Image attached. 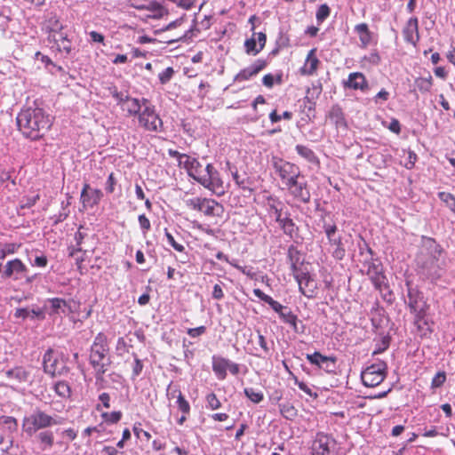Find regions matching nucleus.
<instances>
[{"mask_svg":"<svg viewBox=\"0 0 455 455\" xmlns=\"http://www.w3.org/2000/svg\"><path fill=\"white\" fill-rule=\"evenodd\" d=\"M17 124L27 138L37 140L48 131L52 122L42 108H28L18 115Z\"/></svg>","mask_w":455,"mask_h":455,"instance_id":"1","label":"nucleus"},{"mask_svg":"<svg viewBox=\"0 0 455 455\" xmlns=\"http://www.w3.org/2000/svg\"><path fill=\"white\" fill-rule=\"evenodd\" d=\"M89 363L94 371L96 385L103 387L105 381L104 374L112 364V361L109 355L107 337L101 332L97 334L91 346Z\"/></svg>","mask_w":455,"mask_h":455,"instance_id":"2","label":"nucleus"},{"mask_svg":"<svg viewBox=\"0 0 455 455\" xmlns=\"http://www.w3.org/2000/svg\"><path fill=\"white\" fill-rule=\"evenodd\" d=\"M192 164L188 170L189 175L204 188L214 192L223 188L218 171L211 164L204 167L199 161H192Z\"/></svg>","mask_w":455,"mask_h":455,"instance_id":"3","label":"nucleus"},{"mask_svg":"<svg viewBox=\"0 0 455 455\" xmlns=\"http://www.w3.org/2000/svg\"><path fill=\"white\" fill-rule=\"evenodd\" d=\"M57 424H59L57 419L39 409H36L30 416L23 419L24 431L29 435L36 433L39 429Z\"/></svg>","mask_w":455,"mask_h":455,"instance_id":"4","label":"nucleus"},{"mask_svg":"<svg viewBox=\"0 0 455 455\" xmlns=\"http://www.w3.org/2000/svg\"><path fill=\"white\" fill-rule=\"evenodd\" d=\"M271 164L284 185L293 179L301 178L299 168L294 164L284 161L277 156L272 157Z\"/></svg>","mask_w":455,"mask_h":455,"instance_id":"5","label":"nucleus"},{"mask_svg":"<svg viewBox=\"0 0 455 455\" xmlns=\"http://www.w3.org/2000/svg\"><path fill=\"white\" fill-rule=\"evenodd\" d=\"M387 364L384 362L368 366L361 373L363 384L365 387H374L379 385L386 377Z\"/></svg>","mask_w":455,"mask_h":455,"instance_id":"6","label":"nucleus"},{"mask_svg":"<svg viewBox=\"0 0 455 455\" xmlns=\"http://www.w3.org/2000/svg\"><path fill=\"white\" fill-rule=\"evenodd\" d=\"M313 455H338L336 440L330 435L319 432L312 445Z\"/></svg>","mask_w":455,"mask_h":455,"instance_id":"7","label":"nucleus"},{"mask_svg":"<svg viewBox=\"0 0 455 455\" xmlns=\"http://www.w3.org/2000/svg\"><path fill=\"white\" fill-rule=\"evenodd\" d=\"M408 306L411 311L415 314V324L421 328V323L428 308L423 296L416 290L408 289Z\"/></svg>","mask_w":455,"mask_h":455,"instance_id":"8","label":"nucleus"},{"mask_svg":"<svg viewBox=\"0 0 455 455\" xmlns=\"http://www.w3.org/2000/svg\"><path fill=\"white\" fill-rule=\"evenodd\" d=\"M285 186L290 195L292 196L294 199L303 204L310 202L311 194L304 176L301 175V178L291 180Z\"/></svg>","mask_w":455,"mask_h":455,"instance_id":"9","label":"nucleus"},{"mask_svg":"<svg viewBox=\"0 0 455 455\" xmlns=\"http://www.w3.org/2000/svg\"><path fill=\"white\" fill-rule=\"evenodd\" d=\"M140 124L147 131L160 132L163 122L154 106H146L139 116Z\"/></svg>","mask_w":455,"mask_h":455,"instance_id":"10","label":"nucleus"},{"mask_svg":"<svg viewBox=\"0 0 455 455\" xmlns=\"http://www.w3.org/2000/svg\"><path fill=\"white\" fill-rule=\"evenodd\" d=\"M43 366L45 373L52 377L60 376L68 371L65 365L60 364L57 358L53 357V350L49 348L44 355Z\"/></svg>","mask_w":455,"mask_h":455,"instance_id":"11","label":"nucleus"},{"mask_svg":"<svg viewBox=\"0 0 455 455\" xmlns=\"http://www.w3.org/2000/svg\"><path fill=\"white\" fill-rule=\"evenodd\" d=\"M296 279L299 291L307 298H313L317 289V283L314 280L307 271H301L293 275Z\"/></svg>","mask_w":455,"mask_h":455,"instance_id":"12","label":"nucleus"},{"mask_svg":"<svg viewBox=\"0 0 455 455\" xmlns=\"http://www.w3.org/2000/svg\"><path fill=\"white\" fill-rule=\"evenodd\" d=\"M103 196V193L100 189H93L88 183H84L81 191V203L84 208L93 207L97 205Z\"/></svg>","mask_w":455,"mask_h":455,"instance_id":"13","label":"nucleus"},{"mask_svg":"<svg viewBox=\"0 0 455 455\" xmlns=\"http://www.w3.org/2000/svg\"><path fill=\"white\" fill-rule=\"evenodd\" d=\"M28 270L25 264L19 259H15L12 260H9L4 265V269L3 271V278H13L14 280L20 279L24 273Z\"/></svg>","mask_w":455,"mask_h":455,"instance_id":"14","label":"nucleus"},{"mask_svg":"<svg viewBox=\"0 0 455 455\" xmlns=\"http://www.w3.org/2000/svg\"><path fill=\"white\" fill-rule=\"evenodd\" d=\"M275 304H276V307H270L275 312H276L279 315L280 318L284 323L290 324L295 332H302L303 330L300 331L298 326L299 321L297 315H294L289 307L281 305L278 301L275 300Z\"/></svg>","mask_w":455,"mask_h":455,"instance_id":"15","label":"nucleus"},{"mask_svg":"<svg viewBox=\"0 0 455 455\" xmlns=\"http://www.w3.org/2000/svg\"><path fill=\"white\" fill-rule=\"evenodd\" d=\"M439 258L426 257L423 251H420L417 256V266L422 269V272L427 275H433L436 274Z\"/></svg>","mask_w":455,"mask_h":455,"instance_id":"16","label":"nucleus"},{"mask_svg":"<svg viewBox=\"0 0 455 455\" xmlns=\"http://www.w3.org/2000/svg\"><path fill=\"white\" fill-rule=\"evenodd\" d=\"M367 273L376 289L380 292L383 291V288L387 290V278L383 275L379 265L372 263L369 266Z\"/></svg>","mask_w":455,"mask_h":455,"instance_id":"17","label":"nucleus"},{"mask_svg":"<svg viewBox=\"0 0 455 455\" xmlns=\"http://www.w3.org/2000/svg\"><path fill=\"white\" fill-rule=\"evenodd\" d=\"M403 35L404 37V40L413 44L414 46L417 44L418 41L419 40V21L416 17H412L409 19L407 21L405 27L403 29Z\"/></svg>","mask_w":455,"mask_h":455,"instance_id":"18","label":"nucleus"},{"mask_svg":"<svg viewBox=\"0 0 455 455\" xmlns=\"http://www.w3.org/2000/svg\"><path fill=\"white\" fill-rule=\"evenodd\" d=\"M267 66V61L264 60H257L251 66L241 70L235 77L238 82L245 81L256 76Z\"/></svg>","mask_w":455,"mask_h":455,"instance_id":"19","label":"nucleus"},{"mask_svg":"<svg viewBox=\"0 0 455 455\" xmlns=\"http://www.w3.org/2000/svg\"><path fill=\"white\" fill-rule=\"evenodd\" d=\"M288 259L291 265L292 275H296L303 271L302 266L304 259L301 252L293 245L288 249Z\"/></svg>","mask_w":455,"mask_h":455,"instance_id":"20","label":"nucleus"},{"mask_svg":"<svg viewBox=\"0 0 455 455\" xmlns=\"http://www.w3.org/2000/svg\"><path fill=\"white\" fill-rule=\"evenodd\" d=\"M307 359L312 363L319 366L320 368L325 369L327 371H332L331 367L335 364V358L323 355L319 352L314 354H307Z\"/></svg>","mask_w":455,"mask_h":455,"instance_id":"21","label":"nucleus"},{"mask_svg":"<svg viewBox=\"0 0 455 455\" xmlns=\"http://www.w3.org/2000/svg\"><path fill=\"white\" fill-rule=\"evenodd\" d=\"M200 212L204 215L214 217L220 216L223 212V206L213 199L203 198Z\"/></svg>","mask_w":455,"mask_h":455,"instance_id":"22","label":"nucleus"},{"mask_svg":"<svg viewBox=\"0 0 455 455\" xmlns=\"http://www.w3.org/2000/svg\"><path fill=\"white\" fill-rule=\"evenodd\" d=\"M345 85L350 89L365 91L368 88L367 80L363 73L355 72L348 76Z\"/></svg>","mask_w":455,"mask_h":455,"instance_id":"23","label":"nucleus"},{"mask_svg":"<svg viewBox=\"0 0 455 455\" xmlns=\"http://www.w3.org/2000/svg\"><path fill=\"white\" fill-rule=\"evenodd\" d=\"M426 257L439 258L443 252L442 247L430 237H423L422 250Z\"/></svg>","mask_w":455,"mask_h":455,"instance_id":"24","label":"nucleus"},{"mask_svg":"<svg viewBox=\"0 0 455 455\" xmlns=\"http://www.w3.org/2000/svg\"><path fill=\"white\" fill-rule=\"evenodd\" d=\"M316 49H312L308 52L304 66L301 68L300 72L302 75H313L318 67L319 60L315 56Z\"/></svg>","mask_w":455,"mask_h":455,"instance_id":"25","label":"nucleus"},{"mask_svg":"<svg viewBox=\"0 0 455 455\" xmlns=\"http://www.w3.org/2000/svg\"><path fill=\"white\" fill-rule=\"evenodd\" d=\"M228 365L229 360L220 356H212V370L220 379H226Z\"/></svg>","mask_w":455,"mask_h":455,"instance_id":"26","label":"nucleus"},{"mask_svg":"<svg viewBox=\"0 0 455 455\" xmlns=\"http://www.w3.org/2000/svg\"><path fill=\"white\" fill-rule=\"evenodd\" d=\"M68 37V34L63 31L62 25L59 24V21L56 20L50 29L48 40L53 43L52 46H57L59 43H61Z\"/></svg>","mask_w":455,"mask_h":455,"instance_id":"27","label":"nucleus"},{"mask_svg":"<svg viewBox=\"0 0 455 455\" xmlns=\"http://www.w3.org/2000/svg\"><path fill=\"white\" fill-rule=\"evenodd\" d=\"M5 374L8 378L14 379L19 383L27 382L30 375L29 372L23 367H15L13 369L8 370Z\"/></svg>","mask_w":455,"mask_h":455,"instance_id":"28","label":"nucleus"},{"mask_svg":"<svg viewBox=\"0 0 455 455\" xmlns=\"http://www.w3.org/2000/svg\"><path fill=\"white\" fill-rule=\"evenodd\" d=\"M355 30L358 33L360 42L363 47H366L371 41V33L366 23H361L355 27Z\"/></svg>","mask_w":455,"mask_h":455,"instance_id":"29","label":"nucleus"},{"mask_svg":"<svg viewBox=\"0 0 455 455\" xmlns=\"http://www.w3.org/2000/svg\"><path fill=\"white\" fill-rule=\"evenodd\" d=\"M36 438L40 443L43 451L49 450L53 445L54 437L53 433L52 431H42L36 435Z\"/></svg>","mask_w":455,"mask_h":455,"instance_id":"30","label":"nucleus"},{"mask_svg":"<svg viewBox=\"0 0 455 455\" xmlns=\"http://www.w3.org/2000/svg\"><path fill=\"white\" fill-rule=\"evenodd\" d=\"M297 153L303 158H305L307 162L311 164H318V158L314 153V151L303 145H297L295 148Z\"/></svg>","mask_w":455,"mask_h":455,"instance_id":"31","label":"nucleus"},{"mask_svg":"<svg viewBox=\"0 0 455 455\" xmlns=\"http://www.w3.org/2000/svg\"><path fill=\"white\" fill-rule=\"evenodd\" d=\"M130 116H140L141 113V105L140 101L138 99L128 97L127 101H125L124 108Z\"/></svg>","mask_w":455,"mask_h":455,"instance_id":"32","label":"nucleus"},{"mask_svg":"<svg viewBox=\"0 0 455 455\" xmlns=\"http://www.w3.org/2000/svg\"><path fill=\"white\" fill-rule=\"evenodd\" d=\"M233 179L235 181V183L239 186L240 188L243 190H248L250 192H252L254 188H252L253 180L249 177H242L238 174L237 172L233 173Z\"/></svg>","mask_w":455,"mask_h":455,"instance_id":"33","label":"nucleus"},{"mask_svg":"<svg viewBox=\"0 0 455 455\" xmlns=\"http://www.w3.org/2000/svg\"><path fill=\"white\" fill-rule=\"evenodd\" d=\"M283 205V204L282 202H280L273 197L267 198V206L269 208L270 213H273L275 215L276 221H280L281 219L283 218V214H282Z\"/></svg>","mask_w":455,"mask_h":455,"instance_id":"34","label":"nucleus"},{"mask_svg":"<svg viewBox=\"0 0 455 455\" xmlns=\"http://www.w3.org/2000/svg\"><path fill=\"white\" fill-rule=\"evenodd\" d=\"M281 414L288 420H293L297 415V409L291 403H283L279 404Z\"/></svg>","mask_w":455,"mask_h":455,"instance_id":"35","label":"nucleus"},{"mask_svg":"<svg viewBox=\"0 0 455 455\" xmlns=\"http://www.w3.org/2000/svg\"><path fill=\"white\" fill-rule=\"evenodd\" d=\"M331 245L335 246L334 251H332V256L339 260H341L346 256V250L344 248V244L342 243L341 237H336L333 240L330 241Z\"/></svg>","mask_w":455,"mask_h":455,"instance_id":"36","label":"nucleus"},{"mask_svg":"<svg viewBox=\"0 0 455 455\" xmlns=\"http://www.w3.org/2000/svg\"><path fill=\"white\" fill-rule=\"evenodd\" d=\"M415 85L416 87L421 92H427L431 90V87L433 85V79L431 76H428V77H419L415 80Z\"/></svg>","mask_w":455,"mask_h":455,"instance_id":"37","label":"nucleus"},{"mask_svg":"<svg viewBox=\"0 0 455 455\" xmlns=\"http://www.w3.org/2000/svg\"><path fill=\"white\" fill-rule=\"evenodd\" d=\"M49 302L54 314H60V312L66 314V308L68 307L63 299L53 298L49 299Z\"/></svg>","mask_w":455,"mask_h":455,"instance_id":"38","label":"nucleus"},{"mask_svg":"<svg viewBox=\"0 0 455 455\" xmlns=\"http://www.w3.org/2000/svg\"><path fill=\"white\" fill-rule=\"evenodd\" d=\"M277 222L279 223L280 227L286 235L292 236L295 231V224L291 219L285 216L282 218L280 221Z\"/></svg>","mask_w":455,"mask_h":455,"instance_id":"39","label":"nucleus"},{"mask_svg":"<svg viewBox=\"0 0 455 455\" xmlns=\"http://www.w3.org/2000/svg\"><path fill=\"white\" fill-rule=\"evenodd\" d=\"M243 393L246 397H248L254 403H259L264 399L263 393L261 391H257L252 387L244 388Z\"/></svg>","mask_w":455,"mask_h":455,"instance_id":"40","label":"nucleus"},{"mask_svg":"<svg viewBox=\"0 0 455 455\" xmlns=\"http://www.w3.org/2000/svg\"><path fill=\"white\" fill-rule=\"evenodd\" d=\"M18 248L19 245L16 243H0V260L4 259L9 254H13Z\"/></svg>","mask_w":455,"mask_h":455,"instance_id":"41","label":"nucleus"},{"mask_svg":"<svg viewBox=\"0 0 455 455\" xmlns=\"http://www.w3.org/2000/svg\"><path fill=\"white\" fill-rule=\"evenodd\" d=\"M0 424L4 425L7 428L12 432L17 430L18 423L17 419L11 416H2L0 417Z\"/></svg>","mask_w":455,"mask_h":455,"instance_id":"42","label":"nucleus"},{"mask_svg":"<svg viewBox=\"0 0 455 455\" xmlns=\"http://www.w3.org/2000/svg\"><path fill=\"white\" fill-rule=\"evenodd\" d=\"M244 46L247 53H253L254 55L259 53L261 50L257 48L256 37L252 36L245 41Z\"/></svg>","mask_w":455,"mask_h":455,"instance_id":"43","label":"nucleus"},{"mask_svg":"<svg viewBox=\"0 0 455 455\" xmlns=\"http://www.w3.org/2000/svg\"><path fill=\"white\" fill-rule=\"evenodd\" d=\"M55 392L62 397L68 395L70 392L69 386L64 381H59L54 386Z\"/></svg>","mask_w":455,"mask_h":455,"instance_id":"44","label":"nucleus"},{"mask_svg":"<svg viewBox=\"0 0 455 455\" xmlns=\"http://www.w3.org/2000/svg\"><path fill=\"white\" fill-rule=\"evenodd\" d=\"M207 407L212 410H217L220 408L221 403L220 400L217 398L214 393H211L206 396Z\"/></svg>","mask_w":455,"mask_h":455,"instance_id":"45","label":"nucleus"},{"mask_svg":"<svg viewBox=\"0 0 455 455\" xmlns=\"http://www.w3.org/2000/svg\"><path fill=\"white\" fill-rule=\"evenodd\" d=\"M253 293L257 298L268 304L269 306L276 307V304H275V299L269 295L265 294L260 289H254Z\"/></svg>","mask_w":455,"mask_h":455,"instance_id":"46","label":"nucleus"},{"mask_svg":"<svg viewBox=\"0 0 455 455\" xmlns=\"http://www.w3.org/2000/svg\"><path fill=\"white\" fill-rule=\"evenodd\" d=\"M57 50L60 52H64L66 55H68L72 52V43L71 40L68 37L61 43L56 46Z\"/></svg>","mask_w":455,"mask_h":455,"instance_id":"47","label":"nucleus"},{"mask_svg":"<svg viewBox=\"0 0 455 455\" xmlns=\"http://www.w3.org/2000/svg\"><path fill=\"white\" fill-rule=\"evenodd\" d=\"M174 74V70L172 67H168L163 72H161L158 76L160 83L162 84H167L172 77Z\"/></svg>","mask_w":455,"mask_h":455,"instance_id":"48","label":"nucleus"},{"mask_svg":"<svg viewBox=\"0 0 455 455\" xmlns=\"http://www.w3.org/2000/svg\"><path fill=\"white\" fill-rule=\"evenodd\" d=\"M111 94L116 100L117 104L121 105L122 108H124L125 101H127L129 95L117 92L116 88L111 91Z\"/></svg>","mask_w":455,"mask_h":455,"instance_id":"49","label":"nucleus"},{"mask_svg":"<svg viewBox=\"0 0 455 455\" xmlns=\"http://www.w3.org/2000/svg\"><path fill=\"white\" fill-rule=\"evenodd\" d=\"M330 15V8L327 4H322L319 6L316 12V19L319 21L324 20Z\"/></svg>","mask_w":455,"mask_h":455,"instance_id":"50","label":"nucleus"},{"mask_svg":"<svg viewBox=\"0 0 455 455\" xmlns=\"http://www.w3.org/2000/svg\"><path fill=\"white\" fill-rule=\"evenodd\" d=\"M102 416L107 422L116 423L120 420L122 413L121 411H113L111 413L105 412Z\"/></svg>","mask_w":455,"mask_h":455,"instance_id":"51","label":"nucleus"},{"mask_svg":"<svg viewBox=\"0 0 455 455\" xmlns=\"http://www.w3.org/2000/svg\"><path fill=\"white\" fill-rule=\"evenodd\" d=\"M165 236L168 240V243L177 251H183L185 250L184 246L182 244L178 243L173 235L168 232V230L165 228L164 230Z\"/></svg>","mask_w":455,"mask_h":455,"instance_id":"52","label":"nucleus"},{"mask_svg":"<svg viewBox=\"0 0 455 455\" xmlns=\"http://www.w3.org/2000/svg\"><path fill=\"white\" fill-rule=\"evenodd\" d=\"M293 379H294V382L295 384L299 387V388L300 390H302L303 392H305L307 395H308L309 396H314V397H316L317 396V394L316 393H313L311 388L307 385L305 384L304 382L302 381H299L298 378L293 376Z\"/></svg>","mask_w":455,"mask_h":455,"instance_id":"53","label":"nucleus"},{"mask_svg":"<svg viewBox=\"0 0 455 455\" xmlns=\"http://www.w3.org/2000/svg\"><path fill=\"white\" fill-rule=\"evenodd\" d=\"M446 379L445 372L439 371L435 374V376L432 379V387H441Z\"/></svg>","mask_w":455,"mask_h":455,"instance_id":"54","label":"nucleus"},{"mask_svg":"<svg viewBox=\"0 0 455 455\" xmlns=\"http://www.w3.org/2000/svg\"><path fill=\"white\" fill-rule=\"evenodd\" d=\"M203 198L195 197L186 200V205L193 210L200 212Z\"/></svg>","mask_w":455,"mask_h":455,"instance_id":"55","label":"nucleus"},{"mask_svg":"<svg viewBox=\"0 0 455 455\" xmlns=\"http://www.w3.org/2000/svg\"><path fill=\"white\" fill-rule=\"evenodd\" d=\"M116 185V180L114 177V173H110L108 177L105 189L108 193L112 194L115 191V187Z\"/></svg>","mask_w":455,"mask_h":455,"instance_id":"56","label":"nucleus"},{"mask_svg":"<svg viewBox=\"0 0 455 455\" xmlns=\"http://www.w3.org/2000/svg\"><path fill=\"white\" fill-rule=\"evenodd\" d=\"M205 331H206L205 326H199L196 328H189L188 330L187 333L192 338H196V337L203 335Z\"/></svg>","mask_w":455,"mask_h":455,"instance_id":"57","label":"nucleus"},{"mask_svg":"<svg viewBox=\"0 0 455 455\" xmlns=\"http://www.w3.org/2000/svg\"><path fill=\"white\" fill-rule=\"evenodd\" d=\"M38 199H39V195H36L32 197H28L21 202L20 208L25 209V208L32 207L33 205H35V204L36 203V201Z\"/></svg>","mask_w":455,"mask_h":455,"instance_id":"58","label":"nucleus"},{"mask_svg":"<svg viewBox=\"0 0 455 455\" xmlns=\"http://www.w3.org/2000/svg\"><path fill=\"white\" fill-rule=\"evenodd\" d=\"M143 369V363L139 358H135L134 364L132 366V376L133 378L138 377Z\"/></svg>","mask_w":455,"mask_h":455,"instance_id":"59","label":"nucleus"},{"mask_svg":"<svg viewBox=\"0 0 455 455\" xmlns=\"http://www.w3.org/2000/svg\"><path fill=\"white\" fill-rule=\"evenodd\" d=\"M324 230H325V233H326V235L328 237L329 242L333 240L334 238H336L334 236V235H335V233L337 231L336 225H325L324 226Z\"/></svg>","mask_w":455,"mask_h":455,"instance_id":"60","label":"nucleus"},{"mask_svg":"<svg viewBox=\"0 0 455 455\" xmlns=\"http://www.w3.org/2000/svg\"><path fill=\"white\" fill-rule=\"evenodd\" d=\"M254 37H256V42L259 43V49L262 50L266 44V41H267V36H266V34L263 33V32H259V33H253V36Z\"/></svg>","mask_w":455,"mask_h":455,"instance_id":"61","label":"nucleus"},{"mask_svg":"<svg viewBox=\"0 0 455 455\" xmlns=\"http://www.w3.org/2000/svg\"><path fill=\"white\" fill-rule=\"evenodd\" d=\"M138 220H139L140 226L142 229L147 230V231L150 229V228H151L150 221L144 214L140 215L138 218Z\"/></svg>","mask_w":455,"mask_h":455,"instance_id":"62","label":"nucleus"},{"mask_svg":"<svg viewBox=\"0 0 455 455\" xmlns=\"http://www.w3.org/2000/svg\"><path fill=\"white\" fill-rule=\"evenodd\" d=\"M388 129L395 132V134H399L401 132V125H400V123L397 119H392L389 125H388Z\"/></svg>","mask_w":455,"mask_h":455,"instance_id":"63","label":"nucleus"},{"mask_svg":"<svg viewBox=\"0 0 455 455\" xmlns=\"http://www.w3.org/2000/svg\"><path fill=\"white\" fill-rule=\"evenodd\" d=\"M224 297V292L220 284L216 283L213 286L212 298L215 299H221Z\"/></svg>","mask_w":455,"mask_h":455,"instance_id":"64","label":"nucleus"}]
</instances>
